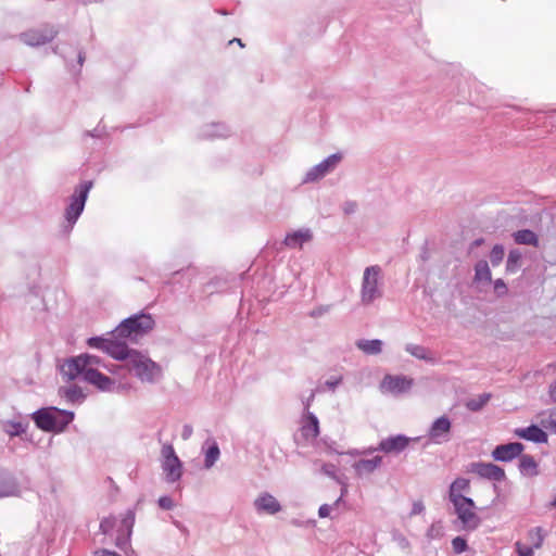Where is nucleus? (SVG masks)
Segmentation results:
<instances>
[{"label": "nucleus", "instance_id": "64", "mask_svg": "<svg viewBox=\"0 0 556 556\" xmlns=\"http://www.w3.org/2000/svg\"><path fill=\"white\" fill-rule=\"evenodd\" d=\"M127 556H136L135 555V552L132 551L130 554H128Z\"/></svg>", "mask_w": 556, "mask_h": 556}, {"label": "nucleus", "instance_id": "26", "mask_svg": "<svg viewBox=\"0 0 556 556\" xmlns=\"http://www.w3.org/2000/svg\"><path fill=\"white\" fill-rule=\"evenodd\" d=\"M20 495V486L13 475L0 470V498Z\"/></svg>", "mask_w": 556, "mask_h": 556}, {"label": "nucleus", "instance_id": "11", "mask_svg": "<svg viewBox=\"0 0 556 556\" xmlns=\"http://www.w3.org/2000/svg\"><path fill=\"white\" fill-rule=\"evenodd\" d=\"M414 384V380L404 375H386L379 384L383 394L401 395L408 392Z\"/></svg>", "mask_w": 556, "mask_h": 556}, {"label": "nucleus", "instance_id": "2", "mask_svg": "<svg viewBox=\"0 0 556 556\" xmlns=\"http://www.w3.org/2000/svg\"><path fill=\"white\" fill-rule=\"evenodd\" d=\"M154 324V319L150 314H135L124 319L113 330V337L126 338L130 342H137L141 337L153 329Z\"/></svg>", "mask_w": 556, "mask_h": 556}, {"label": "nucleus", "instance_id": "60", "mask_svg": "<svg viewBox=\"0 0 556 556\" xmlns=\"http://www.w3.org/2000/svg\"><path fill=\"white\" fill-rule=\"evenodd\" d=\"M549 506L553 508H556V494H555V497L553 498V501L551 502Z\"/></svg>", "mask_w": 556, "mask_h": 556}, {"label": "nucleus", "instance_id": "14", "mask_svg": "<svg viewBox=\"0 0 556 556\" xmlns=\"http://www.w3.org/2000/svg\"><path fill=\"white\" fill-rule=\"evenodd\" d=\"M468 471L490 481L501 482L506 478L504 469L493 463H471Z\"/></svg>", "mask_w": 556, "mask_h": 556}, {"label": "nucleus", "instance_id": "1", "mask_svg": "<svg viewBox=\"0 0 556 556\" xmlns=\"http://www.w3.org/2000/svg\"><path fill=\"white\" fill-rule=\"evenodd\" d=\"M74 417L73 412L54 406L40 408L31 415L36 426L48 432H63Z\"/></svg>", "mask_w": 556, "mask_h": 556}, {"label": "nucleus", "instance_id": "10", "mask_svg": "<svg viewBox=\"0 0 556 556\" xmlns=\"http://www.w3.org/2000/svg\"><path fill=\"white\" fill-rule=\"evenodd\" d=\"M416 440H418V438H408L403 434L392 435L381 440L377 447H369L362 451L353 450L349 451L348 454L352 456L369 455L376 451H380L386 454H399L408 446L410 441Z\"/></svg>", "mask_w": 556, "mask_h": 556}, {"label": "nucleus", "instance_id": "42", "mask_svg": "<svg viewBox=\"0 0 556 556\" xmlns=\"http://www.w3.org/2000/svg\"><path fill=\"white\" fill-rule=\"evenodd\" d=\"M490 400L489 394H482L478 399H471L467 402L466 406L468 409L477 412L481 409Z\"/></svg>", "mask_w": 556, "mask_h": 556}, {"label": "nucleus", "instance_id": "27", "mask_svg": "<svg viewBox=\"0 0 556 556\" xmlns=\"http://www.w3.org/2000/svg\"><path fill=\"white\" fill-rule=\"evenodd\" d=\"M301 432L306 440H315L319 435V421L312 412L304 413L301 421Z\"/></svg>", "mask_w": 556, "mask_h": 556}, {"label": "nucleus", "instance_id": "15", "mask_svg": "<svg viewBox=\"0 0 556 556\" xmlns=\"http://www.w3.org/2000/svg\"><path fill=\"white\" fill-rule=\"evenodd\" d=\"M232 129L229 125L222 122H212L203 124L197 132L198 138L204 140L226 139L231 136Z\"/></svg>", "mask_w": 556, "mask_h": 556}, {"label": "nucleus", "instance_id": "59", "mask_svg": "<svg viewBox=\"0 0 556 556\" xmlns=\"http://www.w3.org/2000/svg\"><path fill=\"white\" fill-rule=\"evenodd\" d=\"M339 383V380H334V381H327L326 384L330 388V389H334Z\"/></svg>", "mask_w": 556, "mask_h": 556}, {"label": "nucleus", "instance_id": "6", "mask_svg": "<svg viewBox=\"0 0 556 556\" xmlns=\"http://www.w3.org/2000/svg\"><path fill=\"white\" fill-rule=\"evenodd\" d=\"M93 186L91 180H86L77 185L68 198V203L65 207L64 218L67 223V228L71 230L79 216L84 212L86 201L88 199L89 192Z\"/></svg>", "mask_w": 556, "mask_h": 556}, {"label": "nucleus", "instance_id": "57", "mask_svg": "<svg viewBox=\"0 0 556 556\" xmlns=\"http://www.w3.org/2000/svg\"><path fill=\"white\" fill-rule=\"evenodd\" d=\"M327 312V308H318L312 313V316H320L323 313Z\"/></svg>", "mask_w": 556, "mask_h": 556}, {"label": "nucleus", "instance_id": "47", "mask_svg": "<svg viewBox=\"0 0 556 556\" xmlns=\"http://www.w3.org/2000/svg\"><path fill=\"white\" fill-rule=\"evenodd\" d=\"M392 539L401 548L406 549L409 547L408 540L402 533L394 532Z\"/></svg>", "mask_w": 556, "mask_h": 556}, {"label": "nucleus", "instance_id": "48", "mask_svg": "<svg viewBox=\"0 0 556 556\" xmlns=\"http://www.w3.org/2000/svg\"><path fill=\"white\" fill-rule=\"evenodd\" d=\"M157 503L162 509L169 510L174 507V501L169 496H161Z\"/></svg>", "mask_w": 556, "mask_h": 556}, {"label": "nucleus", "instance_id": "34", "mask_svg": "<svg viewBox=\"0 0 556 556\" xmlns=\"http://www.w3.org/2000/svg\"><path fill=\"white\" fill-rule=\"evenodd\" d=\"M405 351L418 359H422V361H426L429 363H434V358H433L431 352L422 345L407 343L405 345Z\"/></svg>", "mask_w": 556, "mask_h": 556}, {"label": "nucleus", "instance_id": "45", "mask_svg": "<svg viewBox=\"0 0 556 556\" xmlns=\"http://www.w3.org/2000/svg\"><path fill=\"white\" fill-rule=\"evenodd\" d=\"M515 549L518 556H533L534 549L533 547L522 544L521 542L515 543Z\"/></svg>", "mask_w": 556, "mask_h": 556}, {"label": "nucleus", "instance_id": "30", "mask_svg": "<svg viewBox=\"0 0 556 556\" xmlns=\"http://www.w3.org/2000/svg\"><path fill=\"white\" fill-rule=\"evenodd\" d=\"M469 489H470L469 480H467L465 478L455 479L450 486V492H448L450 502L451 503L455 502L458 498H468L463 493L468 492Z\"/></svg>", "mask_w": 556, "mask_h": 556}, {"label": "nucleus", "instance_id": "24", "mask_svg": "<svg viewBox=\"0 0 556 556\" xmlns=\"http://www.w3.org/2000/svg\"><path fill=\"white\" fill-rule=\"evenodd\" d=\"M514 434L520 439L534 443H546L548 440L546 432L536 425H531L526 428H517L514 430Z\"/></svg>", "mask_w": 556, "mask_h": 556}, {"label": "nucleus", "instance_id": "13", "mask_svg": "<svg viewBox=\"0 0 556 556\" xmlns=\"http://www.w3.org/2000/svg\"><path fill=\"white\" fill-rule=\"evenodd\" d=\"M452 421L445 415L438 417L430 425L427 437L429 443L444 444L451 440Z\"/></svg>", "mask_w": 556, "mask_h": 556}, {"label": "nucleus", "instance_id": "61", "mask_svg": "<svg viewBox=\"0 0 556 556\" xmlns=\"http://www.w3.org/2000/svg\"><path fill=\"white\" fill-rule=\"evenodd\" d=\"M483 242L482 239H477L476 241H473L472 245H480L481 243Z\"/></svg>", "mask_w": 556, "mask_h": 556}, {"label": "nucleus", "instance_id": "18", "mask_svg": "<svg viewBox=\"0 0 556 556\" xmlns=\"http://www.w3.org/2000/svg\"><path fill=\"white\" fill-rule=\"evenodd\" d=\"M68 383L62 386L58 390V395L65 404L71 405H80L85 399L86 394L83 389L77 384L73 383V380H67Z\"/></svg>", "mask_w": 556, "mask_h": 556}, {"label": "nucleus", "instance_id": "35", "mask_svg": "<svg viewBox=\"0 0 556 556\" xmlns=\"http://www.w3.org/2000/svg\"><path fill=\"white\" fill-rule=\"evenodd\" d=\"M514 239L518 244H528L533 247H538L539 244L538 236L532 230L529 229L516 231L514 233Z\"/></svg>", "mask_w": 556, "mask_h": 556}, {"label": "nucleus", "instance_id": "44", "mask_svg": "<svg viewBox=\"0 0 556 556\" xmlns=\"http://www.w3.org/2000/svg\"><path fill=\"white\" fill-rule=\"evenodd\" d=\"M320 471L328 476L331 479H334L339 483H341L340 479L337 476V467L333 464H321Z\"/></svg>", "mask_w": 556, "mask_h": 556}, {"label": "nucleus", "instance_id": "46", "mask_svg": "<svg viewBox=\"0 0 556 556\" xmlns=\"http://www.w3.org/2000/svg\"><path fill=\"white\" fill-rule=\"evenodd\" d=\"M115 527V519L113 517L104 518L100 522V530L103 534H109Z\"/></svg>", "mask_w": 556, "mask_h": 556}, {"label": "nucleus", "instance_id": "20", "mask_svg": "<svg viewBox=\"0 0 556 556\" xmlns=\"http://www.w3.org/2000/svg\"><path fill=\"white\" fill-rule=\"evenodd\" d=\"M235 283L236 277L233 275L229 273L219 274L205 285L204 291L207 294H213L214 292H225L230 290Z\"/></svg>", "mask_w": 556, "mask_h": 556}, {"label": "nucleus", "instance_id": "5", "mask_svg": "<svg viewBox=\"0 0 556 556\" xmlns=\"http://www.w3.org/2000/svg\"><path fill=\"white\" fill-rule=\"evenodd\" d=\"M452 504L457 517L454 525L458 530L473 532L480 527L481 518L476 513V504L472 498H458Z\"/></svg>", "mask_w": 556, "mask_h": 556}, {"label": "nucleus", "instance_id": "54", "mask_svg": "<svg viewBox=\"0 0 556 556\" xmlns=\"http://www.w3.org/2000/svg\"><path fill=\"white\" fill-rule=\"evenodd\" d=\"M314 397H315V392L312 391V393L309 394V396L303 402V405H304V413H307L309 412V407L314 401Z\"/></svg>", "mask_w": 556, "mask_h": 556}, {"label": "nucleus", "instance_id": "7", "mask_svg": "<svg viewBox=\"0 0 556 556\" xmlns=\"http://www.w3.org/2000/svg\"><path fill=\"white\" fill-rule=\"evenodd\" d=\"M101 365L100 357L86 353L65 359L60 366V371L66 380H75L86 375L87 370L98 369Z\"/></svg>", "mask_w": 556, "mask_h": 556}, {"label": "nucleus", "instance_id": "58", "mask_svg": "<svg viewBox=\"0 0 556 556\" xmlns=\"http://www.w3.org/2000/svg\"><path fill=\"white\" fill-rule=\"evenodd\" d=\"M84 61H85V54H84V52L79 51L78 52V64H79V66H81L84 64Z\"/></svg>", "mask_w": 556, "mask_h": 556}, {"label": "nucleus", "instance_id": "25", "mask_svg": "<svg viewBox=\"0 0 556 556\" xmlns=\"http://www.w3.org/2000/svg\"><path fill=\"white\" fill-rule=\"evenodd\" d=\"M1 429L10 437H20L26 432L29 422L22 416L12 419H2Z\"/></svg>", "mask_w": 556, "mask_h": 556}, {"label": "nucleus", "instance_id": "38", "mask_svg": "<svg viewBox=\"0 0 556 556\" xmlns=\"http://www.w3.org/2000/svg\"><path fill=\"white\" fill-rule=\"evenodd\" d=\"M522 257V254L519 250H511L508 254L506 262V270L509 273H515L519 268V263Z\"/></svg>", "mask_w": 556, "mask_h": 556}, {"label": "nucleus", "instance_id": "62", "mask_svg": "<svg viewBox=\"0 0 556 556\" xmlns=\"http://www.w3.org/2000/svg\"><path fill=\"white\" fill-rule=\"evenodd\" d=\"M87 135H88V136H91V137H97V136H98L97 134L91 132V131H88V132H87Z\"/></svg>", "mask_w": 556, "mask_h": 556}, {"label": "nucleus", "instance_id": "43", "mask_svg": "<svg viewBox=\"0 0 556 556\" xmlns=\"http://www.w3.org/2000/svg\"><path fill=\"white\" fill-rule=\"evenodd\" d=\"M452 547L455 554H462L467 551V541L463 536H456L452 540Z\"/></svg>", "mask_w": 556, "mask_h": 556}, {"label": "nucleus", "instance_id": "55", "mask_svg": "<svg viewBox=\"0 0 556 556\" xmlns=\"http://www.w3.org/2000/svg\"><path fill=\"white\" fill-rule=\"evenodd\" d=\"M237 43L240 48H243V40L241 38H233L229 40L228 45Z\"/></svg>", "mask_w": 556, "mask_h": 556}, {"label": "nucleus", "instance_id": "50", "mask_svg": "<svg viewBox=\"0 0 556 556\" xmlns=\"http://www.w3.org/2000/svg\"><path fill=\"white\" fill-rule=\"evenodd\" d=\"M425 510V505L421 501H416L413 503L410 515H420Z\"/></svg>", "mask_w": 556, "mask_h": 556}, {"label": "nucleus", "instance_id": "28", "mask_svg": "<svg viewBox=\"0 0 556 556\" xmlns=\"http://www.w3.org/2000/svg\"><path fill=\"white\" fill-rule=\"evenodd\" d=\"M134 525H135V511L132 509H128L122 519V525H121V529H119V531H125L126 534H125V536L119 535L116 540V545L119 548H123L124 546H126L128 544L129 538L132 532Z\"/></svg>", "mask_w": 556, "mask_h": 556}, {"label": "nucleus", "instance_id": "37", "mask_svg": "<svg viewBox=\"0 0 556 556\" xmlns=\"http://www.w3.org/2000/svg\"><path fill=\"white\" fill-rule=\"evenodd\" d=\"M539 419L543 428L549 429L556 433V408L541 412Z\"/></svg>", "mask_w": 556, "mask_h": 556}, {"label": "nucleus", "instance_id": "39", "mask_svg": "<svg viewBox=\"0 0 556 556\" xmlns=\"http://www.w3.org/2000/svg\"><path fill=\"white\" fill-rule=\"evenodd\" d=\"M429 540H439L444 535V526L442 521H434L427 531Z\"/></svg>", "mask_w": 556, "mask_h": 556}, {"label": "nucleus", "instance_id": "22", "mask_svg": "<svg viewBox=\"0 0 556 556\" xmlns=\"http://www.w3.org/2000/svg\"><path fill=\"white\" fill-rule=\"evenodd\" d=\"M254 507L258 513L275 515L281 510V505L277 498L269 493L260 494L254 501Z\"/></svg>", "mask_w": 556, "mask_h": 556}, {"label": "nucleus", "instance_id": "4", "mask_svg": "<svg viewBox=\"0 0 556 556\" xmlns=\"http://www.w3.org/2000/svg\"><path fill=\"white\" fill-rule=\"evenodd\" d=\"M383 294L382 269L378 265L368 266L364 269L361 286V301L369 305Z\"/></svg>", "mask_w": 556, "mask_h": 556}, {"label": "nucleus", "instance_id": "32", "mask_svg": "<svg viewBox=\"0 0 556 556\" xmlns=\"http://www.w3.org/2000/svg\"><path fill=\"white\" fill-rule=\"evenodd\" d=\"M519 470L522 476L534 477L539 473L538 463L530 455H520Z\"/></svg>", "mask_w": 556, "mask_h": 556}, {"label": "nucleus", "instance_id": "52", "mask_svg": "<svg viewBox=\"0 0 556 556\" xmlns=\"http://www.w3.org/2000/svg\"><path fill=\"white\" fill-rule=\"evenodd\" d=\"M332 507L328 504H324L319 507L318 509V516L320 518H327L330 516V511H331Z\"/></svg>", "mask_w": 556, "mask_h": 556}, {"label": "nucleus", "instance_id": "12", "mask_svg": "<svg viewBox=\"0 0 556 556\" xmlns=\"http://www.w3.org/2000/svg\"><path fill=\"white\" fill-rule=\"evenodd\" d=\"M58 35L54 26H42L23 31L18 35L20 40L29 47H39L52 41Z\"/></svg>", "mask_w": 556, "mask_h": 556}, {"label": "nucleus", "instance_id": "21", "mask_svg": "<svg viewBox=\"0 0 556 556\" xmlns=\"http://www.w3.org/2000/svg\"><path fill=\"white\" fill-rule=\"evenodd\" d=\"M201 453L204 456L203 467L211 469L220 457V450L216 440L208 437L201 446Z\"/></svg>", "mask_w": 556, "mask_h": 556}, {"label": "nucleus", "instance_id": "31", "mask_svg": "<svg viewBox=\"0 0 556 556\" xmlns=\"http://www.w3.org/2000/svg\"><path fill=\"white\" fill-rule=\"evenodd\" d=\"M355 345L366 355H378L382 352L383 342L379 339H361L356 341Z\"/></svg>", "mask_w": 556, "mask_h": 556}, {"label": "nucleus", "instance_id": "17", "mask_svg": "<svg viewBox=\"0 0 556 556\" xmlns=\"http://www.w3.org/2000/svg\"><path fill=\"white\" fill-rule=\"evenodd\" d=\"M523 444L520 442H511L507 444L497 445L492 451V457L496 462H511L513 459L519 457L523 452Z\"/></svg>", "mask_w": 556, "mask_h": 556}, {"label": "nucleus", "instance_id": "49", "mask_svg": "<svg viewBox=\"0 0 556 556\" xmlns=\"http://www.w3.org/2000/svg\"><path fill=\"white\" fill-rule=\"evenodd\" d=\"M494 291L496 292L497 295H504L506 294L507 292V287H506V283L504 282L503 279H496L494 281Z\"/></svg>", "mask_w": 556, "mask_h": 556}, {"label": "nucleus", "instance_id": "63", "mask_svg": "<svg viewBox=\"0 0 556 556\" xmlns=\"http://www.w3.org/2000/svg\"><path fill=\"white\" fill-rule=\"evenodd\" d=\"M175 525H176V527H178L180 530H182V529H184V527H182L179 522H176Z\"/></svg>", "mask_w": 556, "mask_h": 556}, {"label": "nucleus", "instance_id": "53", "mask_svg": "<svg viewBox=\"0 0 556 556\" xmlns=\"http://www.w3.org/2000/svg\"><path fill=\"white\" fill-rule=\"evenodd\" d=\"M357 208V205L353 201H348L343 204V211L345 214H353Z\"/></svg>", "mask_w": 556, "mask_h": 556}, {"label": "nucleus", "instance_id": "16", "mask_svg": "<svg viewBox=\"0 0 556 556\" xmlns=\"http://www.w3.org/2000/svg\"><path fill=\"white\" fill-rule=\"evenodd\" d=\"M126 338L113 337V331L110 333V340L105 353L115 359L125 361L126 365L129 363V357L135 350H130L127 345Z\"/></svg>", "mask_w": 556, "mask_h": 556}, {"label": "nucleus", "instance_id": "29", "mask_svg": "<svg viewBox=\"0 0 556 556\" xmlns=\"http://www.w3.org/2000/svg\"><path fill=\"white\" fill-rule=\"evenodd\" d=\"M382 463L381 456H375L370 459H361L354 463L353 468L357 476L363 477L372 473Z\"/></svg>", "mask_w": 556, "mask_h": 556}, {"label": "nucleus", "instance_id": "23", "mask_svg": "<svg viewBox=\"0 0 556 556\" xmlns=\"http://www.w3.org/2000/svg\"><path fill=\"white\" fill-rule=\"evenodd\" d=\"M313 233L308 228H301L290 231L286 235L283 244L289 249H301L305 243L309 242Z\"/></svg>", "mask_w": 556, "mask_h": 556}, {"label": "nucleus", "instance_id": "41", "mask_svg": "<svg viewBox=\"0 0 556 556\" xmlns=\"http://www.w3.org/2000/svg\"><path fill=\"white\" fill-rule=\"evenodd\" d=\"M505 255L504 247L501 244H496L493 247L491 253H490V261L493 266H498Z\"/></svg>", "mask_w": 556, "mask_h": 556}, {"label": "nucleus", "instance_id": "33", "mask_svg": "<svg viewBox=\"0 0 556 556\" xmlns=\"http://www.w3.org/2000/svg\"><path fill=\"white\" fill-rule=\"evenodd\" d=\"M475 281L477 283H490L492 280L491 269L486 261L481 260L475 266Z\"/></svg>", "mask_w": 556, "mask_h": 556}, {"label": "nucleus", "instance_id": "3", "mask_svg": "<svg viewBox=\"0 0 556 556\" xmlns=\"http://www.w3.org/2000/svg\"><path fill=\"white\" fill-rule=\"evenodd\" d=\"M127 367L129 371L144 383H155L162 378L161 366L139 352H132Z\"/></svg>", "mask_w": 556, "mask_h": 556}, {"label": "nucleus", "instance_id": "51", "mask_svg": "<svg viewBox=\"0 0 556 556\" xmlns=\"http://www.w3.org/2000/svg\"><path fill=\"white\" fill-rule=\"evenodd\" d=\"M192 433H193V428H192V426L187 424V425H185V426L182 427V430H181V439H182V440H185V441H187V440H189V439L191 438Z\"/></svg>", "mask_w": 556, "mask_h": 556}, {"label": "nucleus", "instance_id": "9", "mask_svg": "<svg viewBox=\"0 0 556 556\" xmlns=\"http://www.w3.org/2000/svg\"><path fill=\"white\" fill-rule=\"evenodd\" d=\"M342 161L341 153H333L328 155L318 164L309 167L302 177V185L316 184L324 179L326 176L333 173Z\"/></svg>", "mask_w": 556, "mask_h": 556}, {"label": "nucleus", "instance_id": "19", "mask_svg": "<svg viewBox=\"0 0 556 556\" xmlns=\"http://www.w3.org/2000/svg\"><path fill=\"white\" fill-rule=\"evenodd\" d=\"M80 377L84 381L94 386L98 390L103 392H112L116 388V382L100 372L98 369H89L86 375Z\"/></svg>", "mask_w": 556, "mask_h": 556}, {"label": "nucleus", "instance_id": "8", "mask_svg": "<svg viewBox=\"0 0 556 556\" xmlns=\"http://www.w3.org/2000/svg\"><path fill=\"white\" fill-rule=\"evenodd\" d=\"M161 468L167 483L178 482L184 472L182 462L177 456L170 443H164L161 448Z\"/></svg>", "mask_w": 556, "mask_h": 556}, {"label": "nucleus", "instance_id": "36", "mask_svg": "<svg viewBox=\"0 0 556 556\" xmlns=\"http://www.w3.org/2000/svg\"><path fill=\"white\" fill-rule=\"evenodd\" d=\"M527 535L531 543L530 546L533 549H539L543 546L546 533L542 527H534L528 531Z\"/></svg>", "mask_w": 556, "mask_h": 556}, {"label": "nucleus", "instance_id": "56", "mask_svg": "<svg viewBox=\"0 0 556 556\" xmlns=\"http://www.w3.org/2000/svg\"><path fill=\"white\" fill-rule=\"evenodd\" d=\"M98 556H119L117 555L116 553L114 552H111V551H106V549H103L99 553Z\"/></svg>", "mask_w": 556, "mask_h": 556}, {"label": "nucleus", "instance_id": "40", "mask_svg": "<svg viewBox=\"0 0 556 556\" xmlns=\"http://www.w3.org/2000/svg\"><path fill=\"white\" fill-rule=\"evenodd\" d=\"M109 340H110V337L109 338H104V337H91L87 340V344L89 348L91 349H97V350H100V351H103L105 352L106 351V346H108V343H109Z\"/></svg>", "mask_w": 556, "mask_h": 556}]
</instances>
